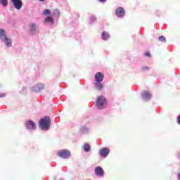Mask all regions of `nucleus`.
Listing matches in <instances>:
<instances>
[{
    "label": "nucleus",
    "instance_id": "16",
    "mask_svg": "<svg viewBox=\"0 0 180 180\" xmlns=\"http://www.w3.org/2000/svg\"><path fill=\"white\" fill-rule=\"evenodd\" d=\"M44 84H41V83H39L37 85V88H38L39 91H40L41 89H44Z\"/></svg>",
    "mask_w": 180,
    "mask_h": 180
},
{
    "label": "nucleus",
    "instance_id": "18",
    "mask_svg": "<svg viewBox=\"0 0 180 180\" xmlns=\"http://www.w3.org/2000/svg\"><path fill=\"white\" fill-rule=\"evenodd\" d=\"M0 4L3 5V6H8V0H0Z\"/></svg>",
    "mask_w": 180,
    "mask_h": 180
},
{
    "label": "nucleus",
    "instance_id": "3",
    "mask_svg": "<svg viewBox=\"0 0 180 180\" xmlns=\"http://www.w3.org/2000/svg\"><path fill=\"white\" fill-rule=\"evenodd\" d=\"M58 155L60 158H68L71 155V152L67 150H60L58 152Z\"/></svg>",
    "mask_w": 180,
    "mask_h": 180
},
{
    "label": "nucleus",
    "instance_id": "15",
    "mask_svg": "<svg viewBox=\"0 0 180 180\" xmlns=\"http://www.w3.org/2000/svg\"><path fill=\"white\" fill-rule=\"evenodd\" d=\"M84 151H86V152L89 151V150H91V146H89V144L85 143V144L84 145Z\"/></svg>",
    "mask_w": 180,
    "mask_h": 180
},
{
    "label": "nucleus",
    "instance_id": "10",
    "mask_svg": "<svg viewBox=\"0 0 180 180\" xmlns=\"http://www.w3.org/2000/svg\"><path fill=\"white\" fill-rule=\"evenodd\" d=\"M109 148H103L100 150V155H101V157H103L104 158L105 157H108V155H109Z\"/></svg>",
    "mask_w": 180,
    "mask_h": 180
},
{
    "label": "nucleus",
    "instance_id": "14",
    "mask_svg": "<svg viewBox=\"0 0 180 180\" xmlns=\"http://www.w3.org/2000/svg\"><path fill=\"white\" fill-rule=\"evenodd\" d=\"M30 32H36L37 27H36V24H31L30 25Z\"/></svg>",
    "mask_w": 180,
    "mask_h": 180
},
{
    "label": "nucleus",
    "instance_id": "2",
    "mask_svg": "<svg viewBox=\"0 0 180 180\" xmlns=\"http://www.w3.org/2000/svg\"><path fill=\"white\" fill-rule=\"evenodd\" d=\"M105 105H106V98H105L103 96H98L96 101V106H97L98 109H103Z\"/></svg>",
    "mask_w": 180,
    "mask_h": 180
},
{
    "label": "nucleus",
    "instance_id": "7",
    "mask_svg": "<svg viewBox=\"0 0 180 180\" xmlns=\"http://www.w3.org/2000/svg\"><path fill=\"white\" fill-rule=\"evenodd\" d=\"M25 126L29 130H36V124L32 120L26 121Z\"/></svg>",
    "mask_w": 180,
    "mask_h": 180
},
{
    "label": "nucleus",
    "instance_id": "19",
    "mask_svg": "<svg viewBox=\"0 0 180 180\" xmlns=\"http://www.w3.org/2000/svg\"><path fill=\"white\" fill-rule=\"evenodd\" d=\"M81 133H86L88 131V129L86 127H82L80 128Z\"/></svg>",
    "mask_w": 180,
    "mask_h": 180
},
{
    "label": "nucleus",
    "instance_id": "13",
    "mask_svg": "<svg viewBox=\"0 0 180 180\" xmlns=\"http://www.w3.org/2000/svg\"><path fill=\"white\" fill-rule=\"evenodd\" d=\"M109 39V34L106 32H103L102 33V39L103 40H108Z\"/></svg>",
    "mask_w": 180,
    "mask_h": 180
},
{
    "label": "nucleus",
    "instance_id": "21",
    "mask_svg": "<svg viewBox=\"0 0 180 180\" xmlns=\"http://www.w3.org/2000/svg\"><path fill=\"white\" fill-rule=\"evenodd\" d=\"M150 70V68H148V67H147V66H144V67H142V68H141V71H142L143 72H144V71H147V70Z\"/></svg>",
    "mask_w": 180,
    "mask_h": 180
},
{
    "label": "nucleus",
    "instance_id": "23",
    "mask_svg": "<svg viewBox=\"0 0 180 180\" xmlns=\"http://www.w3.org/2000/svg\"><path fill=\"white\" fill-rule=\"evenodd\" d=\"M5 33V30L4 29L0 30V36H4V34Z\"/></svg>",
    "mask_w": 180,
    "mask_h": 180
},
{
    "label": "nucleus",
    "instance_id": "17",
    "mask_svg": "<svg viewBox=\"0 0 180 180\" xmlns=\"http://www.w3.org/2000/svg\"><path fill=\"white\" fill-rule=\"evenodd\" d=\"M53 20H54L53 19V17H51V16H49L45 18V22H50L51 23H53Z\"/></svg>",
    "mask_w": 180,
    "mask_h": 180
},
{
    "label": "nucleus",
    "instance_id": "24",
    "mask_svg": "<svg viewBox=\"0 0 180 180\" xmlns=\"http://www.w3.org/2000/svg\"><path fill=\"white\" fill-rule=\"evenodd\" d=\"M144 56H146V57H151V55L150 54V52H146L145 53H144Z\"/></svg>",
    "mask_w": 180,
    "mask_h": 180
},
{
    "label": "nucleus",
    "instance_id": "9",
    "mask_svg": "<svg viewBox=\"0 0 180 180\" xmlns=\"http://www.w3.org/2000/svg\"><path fill=\"white\" fill-rule=\"evenodd\" d=\"M2 41L5 42L6 46L8 47H11L12 46V41L11 39L8 38L6 35L4 36V38H1Z\"/></svg>",
    "mask_w": 180,
    "mask_h": 180
},
{
    "label": "nucleus",
    "instance_id": "22",
    "mask_svg": "<svg viewBox=\"0 0 180 180\" xmlns=\"http://www.w3.org/2000/svg\"><path fill=\"white\" fill-rule=\"evenodd\" d=\"M44 15H50V9H45L44 11Z\"/></svg>",
    "mask_w": 180,
    "mask_h": 180
},
{
    "label": "nucleus",
    "instance_id": "11",
    "mask_svg": "<svg viewBox=\"0 0 180 180\" xmlns=\"http://www.w3.org/2000/svg\"><path fill=\"white\" fill-rule=\"evenodd\" d=\"M94 85L96 89H98V91H102V89H103V84L102 82H96Z\"/></svg>",
    "mask_w": 180,
    "mask_h": 180
},
{
    "label": "nucleus",
    "instance_id": "28",
    "mask_svg": "<svg viewBox=\"0 0 180 180\" xmlns=\"http://www.w3.org/2000/svg\"><path fill=\"white\" fill-rule=\"evenodd\" d=\"M39 1H40V2H44V1L46 0H39Z\"/></svg>",
    "mask_w": 180,
    "mask_h": 180
},
{
    "label": "nucleus",
    "instance_id": "26",
    "mask_svg": "<svg viewBox=\"0 0 180 180\" xmlns=\"http://www.w3.org/2000/svg\"><path fill=\"white\" fill-rule=\"evenodd\" d=\"M5 96H6L5 94H0V98H5Z\"/></svg>",
    "mask_w": 180,
    "mask_h": 180
},
{
    "label": "nucleus",
    "instance_id": "20",
    "mask_svg": "<svg viewBox=\"0 0 180 180\" xmlns=\"http://www.w3.org/2000/svg\"><path fill=\"white\" fill-rule=\"evenodd\" d=\"M159 41H167V39H165V37L162 35V36L159 37Z\"/></svg>",
    "mask_w": 180,
    "mask_h": 180
},
{
    "label": "nucleus",
    "instance_id": "25",
    "mask_svg": "<svg viewBox=\"0 0 180 180\" xmlns=\"http://www.w3.org/2000/svg\"><path fill=\"white\" fill-rule=\"evenodd\" d=\"M177 123L180 124V115L177 117Z\"/></svg>",
    "mask_w": 180,
    "mask_h": 180
},
{
    "label": "nucleus",
    "instance_id": "4",
    "mask_svg": "<svg viewBox=\"0 0 180 180\" xmlns=\"http://www.w3.org/2000/svg\"><path fill=\"white\" fill-rule=\"evenodd\" d=\"M105 79V75L103 73L98 72H96L95 76H94V79L96 82H102L103 79Z\"/></svg>",
    "mask_w": 180,
    "mask_h": 180
},
{
    "label": "nucleus",
    "instance_id": "6",
    "mask_svg": "<svg viewBox=\"0 0 180 180\" xmlns=\"http://www.w3.org/2000/svg\"><path fill=\"white\" fill-rule=\"evenodd\" d=\"M126 14V11H124V8L122 7H118L115 11V15L117 18H123Z\"/></svg>",
    "mask_w": 180,
    "mask_h": 180
},
{
    "label": "nucleus",
    "instance_id": "1",
    "mask_svg": "<svg viewBox=\"0 0 180 180\" xmlns=\"http://www.w3.org/2000/svg\"><path fill=\"white\" fill-rule=\"evenodd\" d=\"M51 123V120H50V117H45L39 120V127L42 130H49Z\"/></svg>",
    "mask_w": 180,
    "mask_h": 180
},
{
    "label": "nucleus",
    "instance_id": "8",
    "mask_svg": "<svg viewBox=\"0 0 180 180\" xmlns=\"http://www.w3.org/2000/svg\"><path fill=\"white\" fill-rule=\"evenodd\" d=\"M95 173L97 176H103L104 171L102 167L98 166L95 168Z\"/></svg>",
    "mask_w": 180,
    "mask_h": 180
},
{
    "label": "nucleus",
    "instance_id": "12",
    "mask_svg": "<svg viewBox=\"0 0 180 180\" xmlns=\"http://www.w3.org/2000/svg\"><path fill=\"white\" fill-rule=\"evenodd\" d=\"M143 98L145 100L150 99V98H151V94H150L148 91H145L143 94Z\"/></svg>",
    "mask_w": 180,
    "mask_h": 180
},
{
    "label": "nucleus",
    "instance_id": "27",
    "mask_svg": "<svg viewBox=\"0 0 180 180\" xmlns=\"http://www.w3.org/2000/svg\"><path fill=\"white\" fill-rule=\"evenodd\" d=\"M100 2H105L106 0H99Z\"/></svg>",
    "mask_w": 180,
    "mask_h": 180
},
{
    "label": "nucleus",
    "instance_id": "5",
    "mask_svg": "<svg viewBox=\"0 0 180 180\" xmlns=\"http://www.w3.org/2000/svg\"><path fill=\"white\" fill-rule=\"evenodd\" d=\"M11 2L13 4L14 8L19 11V9H22V6H23V3L22 0H11Z\"/></svg>",
    "mask_w": 180,
    "mask_h": 180
}]
</instances>
